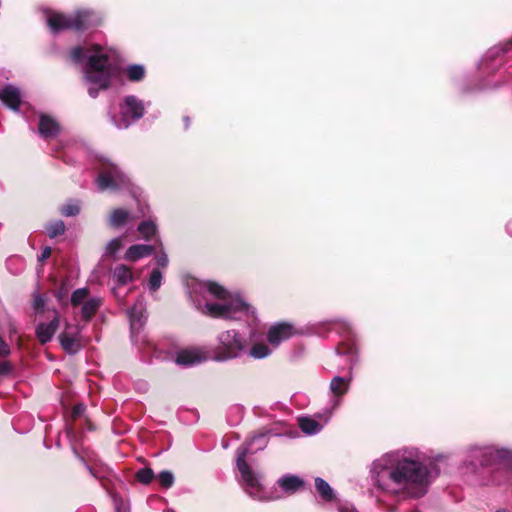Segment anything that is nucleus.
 Listing matches in <instances>:
<instances>
[{
	"label": "nucleus",
	"instance_id": "1",
	"mask_svg": "<svg viewBox=\"0 0 512 512\" xmlns=\"http://www.w3.org/2000/svg\"><path fill=\"white\" fill-rule=\"evenodd\" d=\"M447 459L444 454L427 457L416 446H402L372 461L368 479L372 490L401 500H418L427 495L440 471L434 462Z\"/></svg>",
	"mask_w": 512,
	"mask_h": 512
},
{
	"label": "nucleus",
	"instance_id": "2",
	"mask_svg": "<svg viewBox=\"0 0 512 512\" xmlns=\"http://www.w3.org/2000/svg\"><path fill=\"white\" fill-rule=\"evenodd\" d=\"M188 294L194 306L204 315L226 320L255 322L256 311L242 295L231 293L213 281L192 279Z\"/></svg>",
	"mask_w": 512,
	"mask_h": 512
},
{
	"label": "nucleus",
	"instance_id": "3",
	"mask_svg": "<svg viewBox=\"0 0 512 512\" xmlns=\"http://www.w3.org/2000/svg\"><path fill=\"white\" fill-rule=\"evenodd\" d=\"M70 58L81 66L90 97L96 98L101 90L109 88L117 71L110 49L100 45L77 46L71 50Z\"/></svg>",
	"mask_w": 512,
	"mask_h": 512
},
{
	"label": "nucleus",
	"instance_id": "4",
	"mask_svg": "<svg viewBox=\"0 0 512 512\" xmlns=\"http://www.w3.org/2000/svg\"><path fill=\"white\" fill-rule=\"evenodd\" d=\"M268 442L269 430L260 431L236 450V466L241 474L244 489L250 497L259 501H266L270 498L264 491L261 476L249 467L245 458L248 454H254L264 450Z\"/></svg>",
	"mask_w": 512,
	"mask_h": 512
},
{
	"label": "nucleus",
	"instance_id": "5",
	"mask_svg": "<svg viewBox=\"0 0 512 512\" xmlns=\"http://www.w3.org/2000/svg\"><path fill=\"white\" fill-rule=\"evenodd\" d=\"M463 453V466L475 474L496 464L512 462V449L495 443H473Z\"/></svg>",
	"mask_w": 512,
	"mask_h": 512
},
{
	"label": "nucleus",
	"instance_id": "6",
	"mask_svg": "<svg viewBox=\"0 0 512 512\" xmlns=\"http://www.w3.org/2000/svg\"><path fill=\"white\" fill-rule=\"evenodd\" d=\"M46 22L50 30L54 33L65 29L84 31L90 27L99 25L101 17L92 10L80 9L70 15L59 12H49L47 13Z\"/></svg>",
	"mask_w": 512,
	"mask_h": 512
},
{
	"label": "nucleus",
	"instance_id": "7",
	"mask_svg": "<svg viewBox=\"0 0 512 512\" xmlns=\"http://www.w3.org/2000/svg\"><path fill=\"white\" fill-rule=\"evenodd\" d=\"M247 351L248 339L246 336L235 329L226 330L217 336L213 359L217 362H227L243 357Z\"/></svg>",
	"mask_w": 512,
	"mask_h": 512
},
{
	"label": "nucleus",
	"instance_id": "8",
	"mask_svg": "<svg viewBox=\"0 0 512 512\" xmlns=\"http://www.w3.org/2000/svg\"><path fill=\"white\" fill-rule=\"evenodd\" d=\"M98 176L95 184L100 192L121 191L130 187V179L119 166L109 160H101L98 167Z\"/></svg>",
	"mask_w": 512,
	"mask_h": 512
},
{
	"label": "nucleus",
	"instance_id": "9",
	"mask_svg": "<svg viewBox=\"0 0 512 512\" xmlns=\"http://www.w3.org/2000/svg\"><path fill=\"white\" fill-rule=\"evenodd\" d=\"M145 113V104L134 95L126 96L120 104V117L112 118L118 129H126L132 123L143 117Z\"/></svg>",
	"mask_w": 512,
	"mask_h": 512
},
{
	"label": "nucleus",
	"instance_id": "10",
	"mask_svg": "<svg viewBox=\"0 0 512 512\" xmlns=\"http://www.w3.org/2000/svg\"><path fill=\"white\" fill-rule=\"evenodd\" d=\"M79 334L80 328L78 325H66L65 330L60 334L61 346L68 354L74 355L81 350Z\"/></svg>",
	"mask_w": 512,
	"mask_h": 512
},
{
	"label": "nucleus",
	"instance_id": "11",
	"mask_svg": "<svg viewBox=\"0 0 512 512\" xmlns=\"http://www.w3.org/2000/svg\"><path fill=\"white\" fill-rule=\"evenodd\" d=\"M132 336L139 331L147 320L146 302L143 296H139L133 307L128 311Z\"/></svg>",
	"mask_w": 512,
	"mask_h": 512
},
{
	"label": "nucleus",
	"instance_id": "12",
	"mask_svg": "<svg viewBox=\"0 0 512 512\" xmlns=\"http://www.w3.org/2000/svg\"><path fill=\"white\" fill-rule=\"evenodd\" d=\"M294 327L286 322H280L272 325L267 332V341L274 347L295 334Z\"/></svg>",
	"mask_w": 512,
	"mask_h": 512
},
{
	"label": "nucleus",
	"instance_id": "13",
	"mask_svg": "<svg viewBox=\"0 0 512 512\" xmlns=\"http://www.w3.org/2000/svg\"><path fill=\"white\" fill-rule=\"evenodd\" d=\"M60 319L59 314L55 311V315L48 323H39L36 327V336L40 343L46 344L49 342L59 328Z\"/></svg>",
	"mask_w": 512,
	"mask_h": 512
},
{
	"label": "nucleus",
	"instance_id": "14",
	"mask_svg": "<svg viewBox=\"0 0 512 512\" xmlns=\"http://www.w3.org/2000/svg\"><path fill=\"white\" fill-rule=\"evenodd\" d=\"M0 100L10 109L18 111L22 101L21 91L13 85H6L0 89Z\"/></svg>",
	"mask_w": 512,
	"mask_h": 512
},
{
	"label": "nucleus",
	"instance_id": "15",
	"mask_svg": "<svg viewBox=\"0 0 512 512\" xmlns=\"http://www.w3.org/2000/svg\"><path fill=\"white\" fill-rule=\"evenodd\" d=\"M156 248L152 245L136 244L130 246L124 255V259L127 261L135 262L144 257L150 256Z\"/></svg>",
	"mask_w": 512,
	"mask_h": 512
},
{
	"label": "nucleus",
	"instance_id": "16",
	"mask_svg": "<svg viewBox=\"0 0 512 512\" xmlns=\"http://www.w3.org/2000/svg\"><path fill=\"white\" fill-rule=\"evenodd\" d=\"M59 124L49 115L42 114L39 120L38 132L44 138L54 137L59 132Z\"/></svg>",
	"mask_w": 512,
	"mask_h": 512
},
{
	"label": "nucleus",
	"instance_id": "17",
	"mask_svg": "<svg viewBox=\"0 0 512 512\" xmlns=\"http://www.w3.org/2000/svg\"><path fill=\"white\" fill-rule=\"evenodd\" d=\"M315 490L322 502L330 503L336 499V494L333 488L321 477L315 478Z\"/></svg>",
	"mask_w": 512,
	"mask_h": 512
},
{
	"label": "nucleus",
	"instance_id": "18",
	"mask_svg": "<svg viewBox=\"0 0 512 512\" xmlns=\"http://www.w3.org/2000/svg\"><path fill=\"white\" fill-rule=\"evenodd\" d=\"M278 485L286 493L292 494L304 486V481L292 474H286L278 480Z\"/></svg>",
	"mask_w": 512,
	"mask_h": 512
},
{
	"label": "nucleus",
	"instance_id": "19",
	"mask_svg": "<svg viewBox=\"0 0 512 512\" xmlns=\"http://www.w3.org/2000/svg\"><path fill=\"white\" fill-rule=\"evenodd\" d=\"M135 217L127 210L118 208L111 212L109 217V225L113 228H120L133 222Z\"/></svg>",
	"mask_w": 512,
	"mask_h": 512
},
{
	"label": "nucleus",
	"instance_id": "20",
	"mask_svg": "<svg viewBox=\"0 0 512 512\" xmlns=\"http://www.w3.org/2000/svg\"><path fill=\"white\" fill-rule=\"evenodd\" d=\"M202 360L203 357L196 350H183L177 354L175 363L177 365L189 367L201 363Z\"/></svg>",
	"mask_w": 512,
	"mask_h": 512
},
{
	"label": "nucleus",
	"instance_id": "21",
	"mask_svg": "<svg viewBox=\"0 0 512 512\" xmlns=\"http://www.w3.org/2000/svg\"><path fill=\"white\" fill-rule=\"evenodd\" d=\"M298 425L306 435H316L323 429V425L320 422L309 416L299 417Z\"/></svg>",
	"mask_w": 512,
	"mask_h": 512
},
{
	"label": "nucleus",
	"instance_id": "22",
	"mask_svg": "<svg viewBox=\"0 0 512 512\" xmlns=\"http://www.w3.org/2000/svg\"><path fill=\"white\" fill-rule=\"evenodd\" d=\"M512 50V38L499 45L490 48L483 56L481 62H490L497 59L500 55Z\"/></svg>",
	"mask_w": 512,
	"mask_h": 512
},
{
	"label": "nucleus",
	"instance_id": "23",
	"mask_svg": "<svg viewBox=\"0 0 512 512\" xmlns=\"http://www.w3.org/2000/svg\"><path fill=\"white\" fill-rule=\"evenodd\" d=\"M101 305V299L98 297H92L87 299L81 307V317L83 320L88 321L97 312Z\"/></svg>",
	"mask_w": 512,
	"mask_h": 512
},
{
	"label": "nucleus",
	"instance_id": "24",
	"mask_svg": "<svg viewBox=\"0 0 512 512\" xmlns=\"http://www.w3.org/2000/svg\"><path fill=\"white\" fill-rule=\"evenodd\" d=\"M348 389L349 380L344 377L335 376L330 382V391L336 397L344 395Z\"/></svg>",
	"mask_w": 512,
	"mask_h": 512
},
{
	"label": "nucleus",
	"instance_id": "25",
	"mask_svg": "<svg viewBox=\"0 0 512 512\" xmlns=\"http://www.w3.org/2000/svg\"><path fill=\"white\" fill-rule=\"evenodd\" d=\"M113 279L120 285H125L132 281L133 275L129 267L126 265H118L113 270Z\"/></svg>",
	"mask_w": 512,
	"mask_h": 512
},
{
	"label": "nucleus",
	"instance_id": "26",
	"mask_svg": "<svg viewBox=\"0 0 512 512\" xmlns=\"http://www.w3.org/2000/svg\"><path fill=\"white\" fill-rule=\"evenodd\" d=\"M272 353V350L264 343H256L251 348L248 347V354L254 359H264Z\"/></svg>",
	"mask_w": 512,
	"mask_h": 512
},
{
	"label": "nucleus",
	"instance_id": "27",
	"mask_svg": "<svg viewBox=\"0 0 512 512\" xmlns=\"http://www.w3.org/2000/svg\"><path fill=\"white\" fill-rule=\"evenodd\" d=\"M125 74L129 81L139 82L145 76V67L140 64L129 65L125 69Z\"/></svg>",
	"mask_w": 512,
	"mask_h": 512
},
{
	"label": "nucleus",
	"instance_id": "28",
	"mask_svg": "<svg viewBox=\"0 0 512 512\" xmlns=\"http://www.w3.org/2000/svg\"><path fill=\"white\" fill-rule=\"evenodd\" d=\"M124 236H119L110 240L105 246L104 255L107 257H115L124 246Z\"/></svg>",
	"mask_w": 512,
	"mask_h": 512
},
{
	"label": "nucleus",
	"instance_id": "29",
	"mask_svg": "<svg viewBox=\"0 0 512 512\" xmlns=\"http://www.w3.org/2000/svg\"><path fill=\"white\" fill-rule=\"evenodd\" d=\"M81 202L80 200L70 199L60 208V212L65 217L76 216L80 213Z\"/></svg>",
	"mask_w": 512,
	"mask_h": 512
},
{
	"label": "nucleus",
	"instance_id": "30",
	"mask_svg": "<svg viewBox=\"0 0 512 512\" xmlns=\"http://www.w3.org/2000/svg\"><path fill=\"white\" fill-rule=\"evenodd\" d=\"M137 229L145 240H150L157 231L155 223L150 220L140 223Z\"/></svg>",
	"mask_w": 512,
	"mask_h": 512
},
{
	"label": "nucleus",
	"instance_id": "31",
	"mask_svg": "<svg viewBox=\"0 0 512 512\" xmlns=\"http://www.w3.org/2000/svg\"><path fill=\"white\" fill-rule=\"evenodd\" d=\"M163 279V273L159 268H154L150 274L149 280H148V289L151 292L157 291L161 284Z\"/></svg>",
	"mask_w": 512,
	"mask_h": 512
},
{
	"label": "nucleus",
	"instance_id": "32",
	"mask_svg": "<svg viewBox=\"0 0 512 512\" xmlns=\"http://www.w3.org/2000/svg\"><path fill=\"white\" fill-rule=\"evenodd\" d=\"M46 230L50 238H55L65 232V224L62 220H57L48 224Z\"/></svg>",
	"mask_w": 512,
	"mask_h": 512
},
{
	"label": "nucleus",
	"instance_id": "33",
	"mask_svg": "<svg viewBox=\"0 0 512 512\" xmlns=\"http://www.w3.org/2000/svg\"><path fill=\"white\" fill-rule=\"evenodd\" d=\"M89 290L87 288H78L74 290L71 294V304L73 306H78L83 304L88 297Z\"/></svg>",
	"mask_w": 512,
	"mask_h": 512
},
{
	"label": "nucleus",
	"instance_id": "34",
	"mask_svg": "<svg viewBox=\"0 0 512 512\" xmlns=\"http://www.w3.org/2000/svg\"><path fill=\"white\" fill-rule=\"evenodd\" d=\"M154 477L155 475L151 468H143L136 473L137 481L145 485L149 484Z\"/></svg>",
	"mask_w": 512,
	"mask_h": 512
},
{
	"label": "nucleus",
	"instance_id": "35",
	"mask_svg": "<svg viewBox=\"0 0 512 512\" xmlns=\"http://www.w3.org/2000/svg\"><path fill=\"white\" fill-rule=\"evenodd\" d=\"M157 479L164 488H170L174 483V475L167 470L160 472Z\"/></svg>",
	"mask_w": 512,
	"mask_h": 512
},
{
	"label": "nucleus",
	"instance_id": "36",
	"mask_svg": "<svg viewBox=\"0 0 512 512\" xmlns=\"http://www.w3.org/2000/svg\"><path fill=\"white\" fill-rule=\"evenodd\" d=\"M168 256L166 253L162 252L161 254H159L157 257H156V263H157V268H166L168 266Z\"/></svg>",
	"mask_w": 512,
	"mask_h": 512
},
{
	"label": "nucleus",
	"instance_id": "37",
	"mask_svg": "<svg viewBox=\"0 0 512 512\" xmlns=\"http://www.w3.org/2000/svg\"><path fill=\"white\" fill-rule=\"evenodd\" d=\"M9 353H10L9 346L7 345V343L0 336V355L1 356H6Z\"/></svg>",
	"mask_w": 512,
	"mask_h": 512
},
{
	"label": "nucleus",
	"instance_id": "38",
	"mask_svg": "<svg viewBox=\"0 0 512 512\" xmlns=\"http://www.w3.org/2000/svg\"><path fill=\"white\" fill-rule=\"evenodd\" d=\"M84 411H85V405L78 404L73 408L72 417H74V418L79 417L84 413Z\"/></svg>",
	"mask_w": 512,
	"mask_h": 512
},
{
	"label": "nucleus",
	"instance_id": "39",
	"mask_svg": "<svg viewBox=\"0 0 512 512\" xmlns=\"http://www.w3.org/2000/svg\"><path fill=\"white\" fill-rule=\"evenodd\" d=\"M51 252H52V249L50 247H45L42 250L41 255L38 257V260L41 262L45 261L46 259H48L50 257Z\"/></svg>",
	"mask_w": 512,
	"mask_h": 512
},
{
	"label": "nucleus",
	"instance_id": "40",
	"mask_svg": "<svg viewBox=\"0 0 512 512\" xmlns=\"http://www.w3.org/2000/svg\"><path fill=\"white\" fill-rule=\"evenodd\" d=\"M45 305V300L41 295H37L34 299V307L36 309H42Z\"/></svg>",
	"mask_w": 512,
	"mask_h": 512
},
{
	"label": "nucleus",
	"instance_id": "41",
	"mask_svg": "<svg viewBox=\"0 0 512 512\" xmlns=\"http://www.w3.org/2000/svg\"><path fill=\"white\" fill-rule=\"evenodd\" d=\"M507 232L512 236V218L509 220V222L506 225Z\"/></svg>",
	"mask_w": 512,
	"mask_h": 512
},
{
	"label": "nucleus",
	"instance_id": "42",
	"mask_svg": "<svg viewBox=\"0 0 512 512\" xmlns=\"http://www.w3.org/2000/svg\"><path fill=\"white\" fill-rule=\"evenodd\" d=\"M183 121H184L185 129H188L190 126V118L188 116H185L183 118Z\"/></svg>",
	"mask_w": 512,
	"mask_h": 512
},
{
	"label": "nucleus",
	"instance_id": "43",
	"mask_svg": "<svg viewBox=\"0 0 512 512\" xmlns=\"http://www.w3.org/2000/svg\"><path fill=\"white\" fill-rule=\"evenodd\" d=\"M87 469L93 477H97V475L94 473V470L90 466L87 465Z\"/></svg>",
	"mask_w": 512,
	"mask_h": 512
},
{
	"label": "nucleus",
	"instance_id": "44",
	"mask_svg": "<svg viewBox=\"0 0 512 512\" xmlns=\"http://www.w3.org/2000/svg\"><path fill=\"white\" fill-rule=\"evenodd\" d=\"M7 371V367L4 365V366H0V374L4 373Z\"/></svg>",
	"mask_w": 512,
	"mask_h": 512
},
{
	"label": "nucleus",
	"instance_id": "45",
	"mask_svg": "<svg viewBox=\"0 0 512 512\" xmlns=\"http://www.w3.org/2000/svg\"><path fill=\"white\" fill-rule=\"evenodd\" d=\"M482 484L496 483L494 480H483Z\"/></svg>",
	"mask_w": 512,
	"mask_h": 512
},
{
	"label": "nucleus",
	"instance_id": "46",
	"mask_svg": "<svg viewBox=\"0 0 512 512\" xmlns=\"http://www.w3.org/2000/svg\"><path fill=\"white\" fill-rule=\"evenodd\" d=\"M140 389H143V390H146L147 389V384L146 383H141V386H139Z\"/></svg>",
	"mask_w": 512,
	"mask_h": 512
},
{
	"label": "nucleus",
	"instance_id": "47",
	"mask_svg": "<svg viewBox=\"0 0 512 512\" xmlns=\"http://www.w3.org/2000/svg\"><path fill=\"white\" fill-rule=\"evenodd\" d=\"M496 512H508V510H506V509H500V510H497Z\"/></svg>",
	"mask_w": 512,
	"mask_h": 512
},
{
	"label": "nucleus",
	"instance_id": "48",
	"mask_svg": "<svg viewBox=\"0 0 512 512\" xmlns=\"http://www.w3.org/2000/svg\"><path fill=\"white\" fill-rule=\"evenodd\" d=\"M340 512H349L348 510L340 509Z\"/></svg>",
	"mask_w": 512,
	"mask_h": 512
}]
</instances>
